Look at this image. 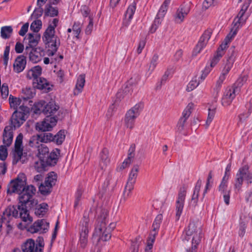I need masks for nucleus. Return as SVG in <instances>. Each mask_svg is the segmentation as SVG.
I'll return each instance as SVG.
<instances>
[{
  "label": "nucleus",
  "mask_w": 252,
  "mask_h": 252,
  "mask_svg": "<svg viewBox=\"0 0 252 252\" xmlns=\"http://www.w3.org/2000/svg\"><path fill=\"white\" fill-rule=\"evenodd\" d=\"M59 20L57 18L53 19L45 31L42 36V40L48 48L46 54L48 56H54L56 53L60 45V41L55 34V29L57 26Z\"/></svg>",
  "instance_id": "obj_1"
},
{
  "label": "nucleus",
  "mask_w": 252,
  "mask_h": 252,
  "mask_svg": "<svg viewBox=\"0 0 252 252\" xmlns=\"http://www.w3.org/2000/svg\"><path fill=\"white\" fill-rule=\"evenodd\" d=\"M19 216L22 220L27 224L30 223L32 221V219L30 216L28 211L26 207V205L21 204L17 206H9L3 212L4 217H13L17 218Z\"/></svg>",
  "instance_id": "obj_2"
},
{
  "label": "nucleus",
  "mask_w": 252,
  "mask_h": 252,
  "mask_svg": "<svg viewBox=\"0 0 252 252\" xmlns=\"http://www.w3.org/2000/svg\"><path fill=\"white\" fill-rule=\"evenodd\" d=\"M186 235L188 237L187 241L191 238L192 240L191 249L187 250V252H196L197 246L200 243L202 238V230L200 225H198L194 222H190L186 230Z\"/></svg>",
  "instance_id": "obj_3"
},
{
  "label": "nucleus",
  "mask_w": 252,
  "mask_h": 252,
  "mask_svg": "<svg viewBox=\"0 0 252 252\" xmlns=\"http://www.w3.org/2000/svg\"><path fill=\"white\" fill-rule=\"evenodd\" d=\"M143 107V103L139 102L126 112L124 118V124L126 128L130 129L133 128L135 120L139 116Z\"/></svg>",
  "instance_id": "obj_4"
},
{
  "label": "nucleus",
  "mask_w": 252,
  "mask_h": 252,
  "mask_svg": "<svg viewBox=\"0 0 252 252\" xmlns=\"http://www.w3.org/2000/svg\"><path fill=\"white\" fill-rule=\"evenodd\" d=\"M36 192L35 188L32 185H28L20 192L19 194V203L26 205L30 203V207H33L37 204V201L33 198Z\"/></svg>",
  "instance_id": "obj_5"
},
{
  "label": "nucleus",
  "mask_w": 252,
  "mask_h": 252,
  "mask_svg": "<svg viewBox=\"0 0 252 252\" xmlns=\"http://www.w3.org/2000/svg\"><path fill=\"white\" fill-rule=\"evenodd\" d=\"M33 109L35 114H40L42 112L44 114L50 117L58 111L59 106L54 101H50L45 105V101L40 100L34 104Z\"/></svg>",
  "instance_id": "obj_6"
},
{
  "label": "nucleus",
  "mask_w": 252,
  "mask_h": 252,
  "mask_svg": "<svg viewBox=\"0 0 252 252\" xmlns=\"http://www.w3.org/2000/svg\"><path fill=\"white\" fill-rule=\"evenodd\" d=\"M244 180L248 184L252 183V172H249L247 166L240 168L236 175L234 181V189L236 191L238 192L240 190Z\"/></svg>",
  "instance_id": "obj_7"
},
{
  "label": "nucleus",
  "mask_w": 252,
  "mask_h": 252,
  "mask_svg": "<svg viewBox=\"0 0 252 252\" xmlns=\"http://www.w3.org/2000/svg\"><path fill=\"white\" fill-rule=\"evenodd\" d=\"M37 244L32 239H27L21 246L22 252H43L44 243L42 237H38Z\"/></svg>",
  "instance_id": "obj_8"
},
{
  "label": "nucleus",
  "mask_w": 252,
  "mask_h": 252,
  "mask_svg": "<svg viewBox=\"0 0 252 252\" xmlns=\"http://www.w3.org/2000/svg\"><path fill=\"white\" fill-rule=\"evenodd\" d=\"M27 178L25 174L20 173L17 177L12 181L8 187L7 193H16L19 194L26 187Z\"/></svg>",
  "instance_id": "obj_9"
},
{
  "label": "nucleus",
  "mask_w": 252,
  "mask_h": 252,
  "mask_svg": "<svg viewBox=\"0 0 252 252\" xmlns=\"http://www.w3.org/2000/svg\"><path fill=\"white\" fill-rule=\"evenodd\" d=\"M29 112V108L23 105H20L18 110L13 113L11 122L12 126L15 128L19 127L26 121V115Z\"/></svg>",
  "instance_id": "obj_10"
},
{
  "label": "nucleus",
  "mask_w": 252,
  "mask_h": 252,
  "mask_svg": "<svg viewBox=\"0 0 252 252\" xmlns=\"http://www.w3.org/2000/svg\"><path fill=\"white\" fill-rule=\"evenodd\" d=\"M108 211L105 208H98L97 210L96 224L94 232L93 237L100 235L105 228Z\"/></svg>",
  "instance_id": "obj_11"
},
{
  "label": "nucleus",
  "mask_w": 252,
  "mask_h": 252,
  "mask_svg": "<svg viewBox=\"0 0 252 252\" xmlns=\"http://www.w3.org/2000/svg\"><path fill=\"white\" fill-rule=\"evenodd\" d=\"M187 193L185 187L180 188L175 202V220L178 221L183 213Z\"/></svg>",
  "instance_id": "obj_12"
},
{
  "label": "nucleus",
  "mask_w": 252,
  "mask_h": 252,
  "mask_svg": "<svg viewBox=\"0 0 252 252\" xmlns=\"http://www.w3.org/2000/svg\"><path fill=\"white\" fill-rule=\"evenodd\" d=\"M251 1L252 0H247V1L243 4L241 7V10L239 12L237 17L234 19L233 21V29H234V31L233 32L232 36H235L236 34L237 29L240 26H241V25L245 23L246 18L244 17V16L250 3H251Z\"/></svg>",
  "instance_id": "obj_13"
},
{
  "label": "nucleus",
  "mask_w": 252,
  "mask_h": 252,
  "mask_svg": "<svg viewBox=\"0 0 252 252\" xmlns=\"http://www.w3.org/2000/svg\"><path fill=\"white\" fill-rule=\"evenodd\" d=\"M25 53L28 55L30 60L33 63L40 62L45 55L44 51L40 48H31L26 47Z\"/></svg>",
  "instance_id": "obj_14"
},
{
  "label": "nucleus",
  "mask_w": 252,
  "mask_h": 252,
  "mask_svg": "<svg viewBox=\"0 0 252 252\" xmlns=\"http://www.w3.org/2000/svg\"><path fill=\"white\" fill-rule=\"evenodd\" d=\"M56 123L57 119L55 117L47 116L43 121L36 123L35 128L40 131H50L56 125Z\"/></svg>",
  "instance_id": "obj_15"
},
{
  "label": "nucleus",
  "mask_w": 252,
  "mask_h": 252,
  "mask_svg": "<svg viewBox=\"0 0 252 252\" xmlns=\"http://www.w3.org/2000/svg\"><path fill=\"white\" fill-rule=\"evenodd\" d=\"M239 93L238 90H236L232 86L227 88L221 99L222 105L224 106L230 105Z\"/></svg>",
  "instance_id": "obj_16"
},
{
  "label": "nucleus",
  "mask_w": 252,
  "mask_h": 252,
  "mask_svg": "<svg viewBox=\"0 0 252 252\" xmlns=\"http://www.w3.org/2000/svg\"><path fill=\"white\" fill-rule=\"evenodd\" d=\"M235 61V52L233 49L226 58V61L222 66L220 75L227 77L231 69L233 67Z\"/></svg>",
  "instance_id": "obj_17"
},
{
  "label": "nucleus",
  "mask_w": 252,
  "mask_h": 252,
  "mask_svg": "<svg viewBox=\"0 0 252 252\" xmlns=\"http://www.w3.org/2000/svg\"><path fill=\"white\" fill-rule=\"evenodd\" d=\"M49 227V223L45 220H38L29 228V231L32 233H43L48 230Z\"/></svg>",
  "instance_id": "obj_18"
},
{
  "label": "nucleus",
  "mask_w": 252,
  "mask_h": 252,
  "mask_svg": "<svg viewBox=\"0 0 252 252\" xmlns=\"http://www.w3.org/2000/svg\"><path fill=\"white\" fill-rule=\"evenodd\" d=\"M212 33V30L211 29H208L204 32L194 49V54L196 55L197 54L200 53L202 49L206 46L208 40L211 37Z\"/></svg>",
  "instance_id": "obj_19"
},
{
  "label": "nucleus",
  "mask_w": 252,
  "mask_h": 252,
  "mask_svg": "<svg viewBox=\"0 0 252 252\" xmlns=\"http://www.w3.org/2000/svg\"><path fill=\"white\" fill-rule=\"evenodd\" d=\"M23 135L20 133L16 137L15 142L14 152L13 154L14 160L17 162L19 161L23 155V146L22 144Z\"/></svg>",
  "instance_id": "obj_20"
},
{
  "label": "nucleus",
  "mask_w": 252,
  "mask_h": 252,
  "mask_svg": "<svg viewBox=\"0 0 252 252\" xmlns=\"http://www.w3.org/2000/svg\"><path fill=\"white\" fill-rule=\"evenodd\" d=\"M190 11V6L188 4L182 5L177 10L174 16L176 22L182 23L185 18L187 16Z\"/></svg>",
  "instance_id": "obj_21"
},
{
  "label": "nucleus",
  "mask_w": 252,
  "mask_h": 252,
  "mask_svg": "<svg viewBox=\"0 0 252 252\" xmlns=\"http://www.w3.org/2000/svg\"><path fill=\"white\" fill-rule=\"evenodd\" d=\"M92 223L90 220L88 215H84L81 220L79 225L78 229L79 233L88 234L92 227Z\"/></svg>",
  "instance_id": "obj_22"
},
{
  "label": "nucleus",
  "mask_w": 252,
  "mask_h": 252,
  "mask_svg": "<svg viewBox=\"0 0 252 252\" xmlns=\"http://www.w3.org/2000/svg\"><path fill=\"white\" fill-rule=\"evenodd\" d=\"M135 149V145L130 146L128 150L127 158L125 159L123 162L117 167L118 171H120L125 169L130 165L134 157Z\"/></svg>",
  "instance_id": "obj_23"
},
{
  "label": "nucleus",
  "mask_w": 252,
  "mask_h": 252,
  "mask_svg": "<svg viewBox=\"0 0 252 252\" xmlns=\"http://www.w3.org/2000/svg\"><path fill=\"white\" fill-rule=\"evenodd\" d=\"M105 226L106 225L101 235H95L94 238L96 237L97 240H101L104 241H108L110 239L111 237V232L115 228L116 223L112 222L107 227H106Z\"/></svg>",
  "instance_id": "obj_24"
},
{
  "label": "nucleus",
  "mask_w": 252,
  "mask_h": 252,
  "mask_svg": "<svg viewBox=\"0 0 252 252\" xmlns=\"http://www.w3.org/2000/svg\"><path fill=\"white\" fill-rule=\"evenodd\" d=\"M26 60L24 56H19L15 60L13 64L14 70L17 73L22 72L25 68Z\"/></svg>",
  "instance_id": "obj_25"
},
{
  "label": "nucleus",
  "mask_w": 252,
  "mask_h": 252,
  "mask_svg": "<svg viewBox=\"0 0 252 252\" xmlns=\"http://www.w3.org/2000/svg\"><path fill=\"white\" fill-rule=\"evenodd\" d=\"M13 137L12 126H5L3 134V143L7 146H9L12 141Z\"/></svg>",
  "instance_id": "obj_26"
},
{
  "label": "nucleus",
  "mask_w": 252,
  "mask_h": 252,
  "mask_svg": "<svg viewBox=\"0 0 252 252\" xmlns=\"http://www.w3.org/2000/svg\"><path fill=\"white\" fill-rule=\"evenodd\" d=\"M110 159L108 157V150L104 148L100 154L99 166L101 169H104L109 164Z\"/></svg>",
  "instance_id": "obj_27"
},
{
  "label": "nucleus",
  "mask_w": 252,
  "mask_h": 252,
  "mask_svg": "<svg viewBox=\"0 0 252 252\" xmlns=\"http://www.w3.org/2000/svg\"><path fill=\"white\" fill-rule=\"evenodd\" d=\"M28 46L31 48H34L38 43L40 39V35L37 33H29L27 35Z\"/></svg>",
  "instance_id": "obj_28"
},
{
  "label": "nucleus",
  "mask_w": 252,
  "mask_h": 252,
  "mask_svg": "<svg viewBox=\"0 0 252 252\" xmlns=\"http://www.w3.org/2000/svg\"><path fill=\"white\" fill-rule=\"evenodd\" d=\"M36 156L41 160H44V158L49 155V149L44 144H40V146L36 148Z\"/></svg>",
  "instance_id": "obj_29"
},
{
  "label": "nucleus",
  "mask_w": 252,
  "mask_h": 252,
  "mask_svg": "<svg viewBox=\"0 0 252 252\" xmlns=\"http://www.w3.org/2000/svg\"><path fill=\"white\" fill-rule=\"evenodd\" d=\"M85 83V77L83 74H81L78 77L75 88L74 90V94L76 95L82 92Z\"/></svg>",
  "instance_id": "obj_30"
},
{
  "label": "nucleus",
  "mask_w": 252,
  "mask_h": 252,
  "mask_svg": "<svg viewBox=\"0 0 252 252\" xmlns=\"http://www.w3.org/2000/svg\"><path fill=\"white\" fill-rule=\"evenodd\" d=\"M42 72V68L39 65H36L28 71L27 74V77L30 79L32 78L37 79Z\"/></svg>",
  "instance_id": "obj_31"
},
{
  "label": "nucleus",
  "mask_w": 252,
  "mask_h": 252,
  "mask_svg": "<svg viewBox=\"0 0 252 252\" xmlns=\"http://www.w3.org/2000/svg\"><path fill=\"white\" fill-rule=\"evenodd\" d=\"M139 171V166L137 165H134L129 174L126 184L134 185L135 183Z\"/></svg>",
  "instance_id": "obj_32"
},
{
  "label": "nucleus",
  "mask_w": 252,
  "mask_h": 252,
  "mask_svg": "<svg viewBox=\"0 0 252 252\" xmlns=\"http://www.w3.org/2000/svg\"><path fill=\"white\" fill-rule=\"evenodd\" d=\"M137 0H134L128 7L125 13V18L127 19L129 22L133 18V16L135 12L136 8Z\"/></svg>",
  "instance_id": "obj_33"
},
{
  "label": "nucleus",
  "mask_w": 252,
  "mask_h": 252,
  "mask_svg": "<svg viewBox=\"0 0 252 252\" xmlns=\"http://www.w3.org/2000/svg\"><path fill=\"white\" fill-rule=\"evenodd\" d=\"M41 138L39 134L34 135L30 137L28 141V145L33 148H37L40 146Z\"/></svg>",
  "instance_id": "obj_34"
},
{
  "label": "nucleus",
  "mask_w": 252,
  "mask_h": 252,
  "mask_svg": "<svg viewBox=\"0 0 252 252\" xmlns=\"http://www.w3.org/2000/svg\"><path fill=\"white\" fill-rule=\"evenodd\" d=\"M13 32V29L11 26H3L0 29V36L2 38L6 39L9 38Z\"/></svg>",
  "instance_id": "obj_35"
},
{
  "label": "nucleus",
  "mask_w": 252,
  "mask_h": 252,
  "mask_svg": "<svg viewBox=\"0 0 252 252\" xmlns=\"http://www.w3.org/2000/svg\"><path fill=\"white\" fill-rule=\"evenodd\" d=\"M158 233L151 231V234L147 240V244L145 251L152 252L153 244L155 242L156 237Z\"/></svg>",
  "instance_id": "obj_36"
},
{
  "label": "nucleus",
  "mask_w": 252,
  "mask_h": 252,
  "mask_svg": "<svg viewBox=\"0 0 252 252\" xmlns=\"http://www.w3.org/2000/svg\"><path fill=\"white\" fill-rule=\"evenodd\" d=\"M57 175L54 172H50L47 174L45 182L51 187H53L55 185L57 181Z\"/></svg>",
  "instance_id": "obj_37"
},
{
  "label": "nucleus",
  "mask_w": 252,
  "mask_h": 252,
  "mask_svg": "<svg viewBox=\"0 0 252 252\" xmlns=\"http://www.w3.org/2000/svg\"><path fill=\"white\" fill-rule=\"evenodd\" d=\"M162 219L163 217L161 214H158L157 216L152 225V231L158 233Z\"/></svg>",
  "instance_id": "obj_38"
},
{
  "label": "nucleus",
  "mask_w": 252,
  "mask_h": 252,
  "mask_svg": "<svg viewBox=\"0 0 252 252\" xmlns=\"http://www.w3.org/2000/svg\"><path fill=\"white\" fill-rule=\"evenodd\" d=\"M37 81L36 87L40 90H49L50 89L49 84L47 81L43 78L36 79Z\"/></svg>",
  "instance_id": "obj_39"
},
{
  "label": "nucleus",
  "mask_w": 252,
  "mask_h": 252,
  "mask_svg": "<svg viewBox=\"0 0 252 252\" xmlns=\"http://www.w3.org/2000/svg\"><path fill=\"white\" fill-rule=\"evenodd\" d=\"M44 14L45 16L54 17L58 14V9L52 6L50 4H47L45 9Z\"/></svg>",
  "instance_id": "obj_40"
},
{
  "label": "nucleus",
  "mask_w": 252,
  "mask_h": 252,
  "mask_svg": "<svg viewBox=\"0 0 252 252\" xmlns=\"http://www.w3.org/2000/svg\"><path fill=\"white\" fill-rule=\"evenodd\" d=\"M171 0H165L163 4L160 6V9L158 10V12L157 15V16L163 18L165 15L167 10V7L169 3H170Z\"/></svg>",
  "instance_id": "obj_41"
},
{
  "label": "nucleus",
  "mask_w": 252,
  "mask_h": 252,
  "mask_svg": "<svg viewBox=\"0 0 252 252\" xmlns=\"http://www.w3.org/2000/svg\"><path fill=\"white\" fill-rule=\"evenodd\" d=\"M9 102L11 108H13L16 110L18 106L21 104V100L10 94L9 97Z\"/></svg>",
  "instance_id": "obj_42"
},
{
  "label": "nucleus",
  "mask_w": 252,
  "mask_h": 252,
  "mask_svg": "<svg viewBox=\"0 0 252 252\" xmlns=\"http://www.w3.org/2000/svg\"><path fill=\"white\" fill-rule=\"evenodd\" d=\"M247 80V76H243L239 77L236 82L232 86L233 88H234L236 90L238 89V92L240 93L241 90V88L244 85V84L246 82Z\"/></svg>",
  "instance_id": "obj_43"
},
{
  "label": "nucleus",
  "mask_w": 252,
  "mask_h": 252,
  "mask_svg": "<svg viewBox=\"0 0 252 252\" xmlns=\"http://www.w3.org/2000/svg\"><path fill=\"white\" fill-rule=\"evenodd\" d=\"M65 131L63 130L59 131L55 135H54L53 141L57 144H61L65 139Z\"/></svg>",
  "instance_id": "obj_44"
},
{
  "label": "nucleus",
  "mask_w": 252,
  "mask_h": 252,
  "mask_svg": "<svg viewBox=\"0 0 252 252\" xmlns=\"http://www.w3.org/2000/svg\"><path fill=\"white\" fill-rule=\"evenodd\" d=\"M158 56L157 54H155L152 57L148 70L147 73L149 74V75L151 74L155 69L158 64Z\"/></svg>",
  "instance_id": "obj_45"
},
{
  "label": "nucleus",
  "mask_w": 252,
  "mask_h": 252,
  "mask_svg": "<svg viewBox=\"0 0 252 252\" xmlns=\"http://www.w3.org/2000/svg\"><path fill=\"white\" fill-rule=\"evenodd\" d=\"M193 106V104L192 103H189L187 105V106L186 107V108L184 109L182 113V116L180 118V119H184L185 121H187V120L189 118V117L191 109H192Z\"/></svg>",
  "instance_id": "obj_46"
},
{
  "label": "nucleus",
  "mask_w": 252,
  "mask_h": 252,
  "mask_svg": "<svg viewBox=\"0 0 252 252\" xmlns=\"http://www.w3.org/2000/svg\"><path fill=\"white\" fill-rule=\"evenodd\" d=\"M200 84V81H198L197 77L193 78L188 84L186 88L187 92H189L195 89Z\"/></svg>",
  "instance_id": "obj_47"
},
{
  "label": "nucleus",
  "mask_w": 252,
  "mask_h": 252,
  "mask_svg": "<svg viewBox=\"0 0 252 252\" xmlns=\"http://www.w3.org/2000/svg\"><path fill=\"white\" fill-rule=\"evenodd\" d=\"M163 18H160L158 16H156L153 23L150 28L149 32L151 33H154L159 25L161 24Z\"/></svg>",
  "instance_id": "obj_48"
},
{
  "label": "nucleus",
  "mask_w": 252,
  "mask_h": 252,
  "mask_svg": "<svg viewBox=\"0 0 252 252\" xmlns=\"http://www.w3.org/2000/svg\"><path fill=\"white\" fill-rule=\"evenodd\" d=\"M41 142L47 143L54 140V135L51 133H45L39 134Z\"/></svg>",
  "instance_id": "obj_49"
},
{
  "label": "nucleus",
  "mask_w": 252,
  "mask_h": 252,
  "mask_svg": "<svg viewBox=\"0 0 252 252\" xmlns=\"http://www.w3.org/2000/svg\"><path fill=\"white\" fill-rule=\"evenodd\" d=\"M228 179H227V177H223L219 187V190L221 193H224L225 192H228V191L227 190V182Z\"/></svg>",
  "instance_id": "obj_50"
},
{
  "label": "nucleus",
  "mask_w": 252,
  "mask_h": 252,
  "mask_svg": "<svg viewBox=\"0 0 252 252\" xmlns=\"http://www.w3.org/2000/svg\"><path fill=\"white\" fill-rule=\"evenodd\" d=\"M51 185H49L44 182L43 184H41L39 187V190L43 195H47L51 192L52 189Z\"/></svg>",
  "instance_id": "obj_51"
},
{
  "label": "nucleus",
  "mask_w": 252,
  "mask_h": 252,
  "mask_svg": "<svg viewBox=\"0 0 252 252\" xmlns=\"http://www.w3.org/2000/svg\"><path fill=\"white\" fill-rule=\"evenodd\" d=\"M82 24L78 22H74L72 27L73 33L77 38H79V34L81 32Z\"/></svg>",
  "instance_id": "obj_52"
},
{
  "label": "nucleus",
  "mask_w": 252,
  "mask_h": 252,
  "mask_svg": "<svg viewBox=\"0 0 252 252\" xmlns=\"http://www.w3.org/2000/svg\"><path fill=\"white\" fill-rule=\"evenodd\" d=\"M234 31V29H233L229 34H228L226 38L224 39V42L221 44L220 47L218 48V50H220V51H223V50L226 48L228 42H229L230 39L233 37L234 36H232L233 34V32Z\"/></svg>",
  "instance_id": "obj_53"
},
{
  "label": "nucleus",
  "mask_w": 252,
  "mask_h": 252,
  "mask_svg": "<svg viewBox=\"0 0 252 252\" xmlns=\"http://www.w3.org/2000/svg\"><path fill=\"white\" fill-rule=\"evenodd\" d=\"M42 22L40 20L34 21L31 25L30 29L34 33H37L41 28Z\"/></svg>",
  "instance_id": "obj_54"
},
{
  "label": "nucleus",
  "mask_w": 252,
  "mask_h": 252,
  "mask_svg": "<svg viewBox=\"0 0 252 252\" xmlns=\"http://www.w3.org/2000/svg\"><path fill=\"white\" fill-rule=\"evenodd\" d=\"M216 113L215 108H209L207 119L206 122V127H208L213 120Z\"/></svg>",
  "instance_id": "obj_55"
},
{
  "label": "nucleus",
  "mask_w": 252,
  "mask_h": 252,
  "mask_svg": "<svg viewBox=\"0 0 252 252\" xmlns=\"http://www.w3.org/2000/svg\"><path fill=\"white\" fill-rule=\"evenodd\" d=\"M79 244L80 247L82 248H84L87 245L88 243V234L79 233Z\"/></svg>",
  "instance_id": "obj_56"
},
{
  "label": "nucleus",
  "mask_w": 252,
  "mask_h": 252,
  "mask_svg": "<svg viewBox=\"0 0 252 252\" xmlns=\"http://www.w3.org/2000/svg\"><path fill=\"white\" fill-rule=\"evenodd\" d=\"M60 151L57 149L54 150L47 157L51 160L53 163H56Z\"/></svg>",
  "instance_id": "obj_57"
},
{
  "label": "nucleus",
  "mask_w": 252,
  "mask_h": 252,
  "mask_svg": "<svg viewBox=\"0 0 252 252\" xmlns=\"http://www.w3.org/2000/svg\"><path fill=\"white\" fill-rule=\"evenodd\" d=\"M134 188V185L126 184L125 190L124 191V196L125 199H127L129 197L131 194V191Z\"/></svg>",
  "instance_id": "obj_58"
},
{
  "label": "nucleus",
  "mask_w": 252,
  "mask_h": 252,
  "mask_svg": "<svg viewBox=\"0 0 252 252\" xmlns=\"http://www.w3.org/2000/svg\"><path fill=\"white\" fill-rule=\"evenodd\" d=\"M186 121L183 119H180L177 126H176V132L179 133H182L184 131L185 129V124L186 123Z\"/></svg>",
  "instance_id": "obj_59"
},
{
  "label": "nucleus",
  "mask_w": 252,
  "mask_h": 252,
  "mask_svg": "<svg viewBox=\"0 0 252 252\" xmlns=\"http://www.w3.org/2000/svg\"><path fill=\"white\" fill-rule=\"evenodd\" d=\"M10 52V46H6L3 53V64L6 66L9 60V54Z\"/></svg>",
  "instance_id": "obj_60"
},
{
  "label": "nucleus",
  "mask_w": 252,
  "mask_h": 252,
  "mask_svg": "<svg viewBox=\"0 0 252 252\" xmlns=\"http://www.w3.org/2000/svg\"><path fill=\"white\" fill-rule=\"evenodd\" d=\"M146 43V40L145 38H142L139 41L136 51L137 54L139 55L141 53L142 50L145 46Z\"/></svg>",
  "instance_id": "obj_61"
},
{
  "label": "nucleus",
  "mask_w": 252,
  "mask_h": 252,
  "mask_svg": "<svg viewBox=\"0 0 252 252\" xmlns=\"http://www.w3.org/2000/svg\"><path fill=\"white\" fill-rule=\"evenodd\" d=\"M38 209L35 212L36 214L39 215L43 214L48 210V205L45 203H43L37 206Z\"/></svg>",
  "instance_id": "obj_62"
},
{
  "label": "nucleus",
  "mask_w": 252,
  "mask_h": 252,
  "mask_svg": "<svg viewBox=\"0 0 252 252\" xmlns=\"http://www.w3.org/2000/svg\"><path fill=\"white\" fill-rule=\"evenodd\" d=\"M37 7L35 8L33 13L32 15L34 17L37 18L41 16L43 12V9L42 8L43 6L37 5Z\"/></svg>",
  "instance_id": "obj_63"
},
{
  "label": "nucleus",
  "mask_w": 252,
  "mask_h": 252,
  "mask_svg": "<svg viewBox=\"0 0 252 252\" xmlns=\"http://www.w3.org/2000/svg\"><path fill=\"white\" fill-rule=\"evenodd\" d=\"M89 23L86 29H85V33L86 34H90L93 31V27H94V23L93 19L91 17H89Z\"/></svg>",
  "instance_id": "obj_64"
}]
</instances>
